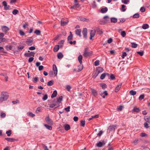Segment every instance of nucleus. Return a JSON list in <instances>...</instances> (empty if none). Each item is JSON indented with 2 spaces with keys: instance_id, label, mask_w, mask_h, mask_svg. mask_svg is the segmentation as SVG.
I'll return each instance as SVG.
<instances>
[{
  "instance_id": "1",
  "label": "nucleus",
  "mask_w": 150,
  "mask_h": 150,
  "mask_svg": "<svg viewBox=\"0 0 150 150\" xmlns=\"http://www.w3.org/2000/svg\"><path fill=\"white\" fill-rule=\"evenodd\" d=\"M7 92L6 91H2L1 93L0 97V102L1 103L7 100L9 96L7 94Z\"/></svg>"
},
{
  "instance_id": "2",
  "label": "nucleus",
  "mask_w": 150,
  "mask_h": 150,
  "mask_svg": "<svg viewBox=\"0 0 150 150\" xmlns=\"http://www.w3.org/2000/svg\"><path fill=\"white\" fill-rule=\"evenodd\" d=\"M73 35L72 33L70 31L69 32V35L67 38V41L71 45H75L76 42L75 40H74L73 42L71 41L73 39Z\"/></svg>"
},
{
  "instance_id": "3",
  "label": "nucleus",
  "mask_w": 150,
  "mask_h": 150,
  "mask_svg": "<svg viewBox=\"0 0 150 150\" xmlns=\"http://www.w3.org/2000/svg\"><path fill=\"white\" fill-rule=\"evenodd\" d=\"M87 49H86L85 50L83 54V55L85 57H88L90 56L92 54V52H87Z\"/></svg>"
},
{
  "instance_id": "4",
  "label": "nucleus",
  "mask_w": 150,
  "mask_h": 150,
  "mask_svg": "<svg viewBox=\"0 0 150 150\" xmlns=\"http://www.w3.org/2000/svg\"><path fill=\"white\" fill-rule=\"evenodd\" d=\"M68 20L67 19L66 21H64V18H62L61 21V25L62 26H64L67 25L69 22Z\"/></svg>"
},
{
  "instance_id": "5",
  "label": "nucleus",
  "mask_w": 150,
  "mask_h": 150,
  "mask_svg": "<svg viewBox=\"0 0 150 150\" xmlns=\"http://www.w3.org/2000/svg\"><path fill=\"white\" fill-rule=\"evenodd\" d=\"M9 30V28L6 26L3 25L1 26V30L4 33H6Z\"/></svg>"
},
{
  "instance_id": "6",
  "label": "nucleus",
  "mask_w": 150,
  "mask_h": 150,
  "mask_svg": "<svg viewBox=\"0 0 150 150\" xmlns=\"http://www.w3.org/2000/svg\"><path fill=\"white\" fill-rule=\"evenodd\" d=\"M82 34L83 35V37L84 38H86L87 37V30L86 28H84L83 29L82 32Z\"/></svg>"
},
{
  "instance_id": "7",
  "label": "nucleus",
  "mask_w": 150,
  "mask_h": 150,
  "mask_svg": "<svg viewBox=\"0 0 150 150\" xmlns=\"http://www.w3.org/2000/svg\"><path fill=\"white\" fill-rule=\"evenodd\" d=\"M45 120L47 122L49 125H53V122L51 119H50L49 116L45 118Z\"/></svg>"
},
{
  "instance_id": "8",
  "label": "nucleus",
  "mask_w": 150,
  "mask_h": 150,
  "mask_svg": "<svg viewBox=\"0 0 150 150\" xmlns=\"http://www.w3.org/2000/svg\"><path fill=\"white\" fill-rule=\"evenodd\" d=\"M53 70L54 75L56 76L57 74L58 70L55 64H53Z\"/></svg>"
},
{
  "instance_id": "9",
  "label": "nucleus",
  "mask_w": 150,
  "mask_h": 150,
  "mask_svg": "<svg viewBox=\"0 0 150 150\" xmlns=\"http://www.w3.org/2000/svg\"><path fill=\"white\" fill-rule=\"evenodd\" d=\"M96 32V31L95 30H91L90 32V40H92V38L94 37Z\"/></svg>"
},
{
  "instance_id": "10",
  "label": "nucleus",
  "mask_w": 150,
  "mask_h": 150,
  "mask_svg": "<svg viewBox=\"0 0 150 150\" xmlns=\"http://www.w3.org/2000/svg\"><path fill=\"white\" fill-rule=\"evenodd\" d=\"M33 41V40L32 38H29L27 39L26 41V43L28 45H31Z\"/></svg>"
},
{
  "instance_id": "11",
  "label": "nucleus",
  "mask_w": 150,
  "mask_h": 150,
  "mask_svg": "<svg viewBox=\"0 0 150 150\" xmlns=\"http://www.w3.org/2000/svg\"><path fill=\"white\" fill-rule=\"evenodd\" d=\"M103 71V69L100 67H98L96 68V72L98 74L102 72Z\"/></svg>"
},
{
  "instance_id": "12",
  "label": "nucleus",
  "mask_w": 150,
  "mask_h": 150,
  "mask_svg": "<svg viewBox=\"0 0 150 150\" xmlns=\"http://www.w3.org/2000/svg\"><path fill=\"white\" fill-rule=\"evenodd\" d=\"M105 144V142L103 141L102 142H99L96 144V146L97 147H102L103 145Z\"/></svg>"
},
{
  "instance_id": "13",
  "label": "nucleus",
  "mask_w": 150,
  "mask_h": 150,
  "mask_svg": "<svg viewBox=\"0 0 150 150\" xmlns=\"http://www.w3.org/2000/svg\"><path fill=\"white\" fill-rule=\"evenodd\" d=\"M122 84V83H121L116 86L115 90V92H117L120 90V89L121 88Z\"/></svg>"
},
{
  "instance_id": "14",
  "label": "nucleus",
  "mask_w": 150,
  "mask_h": 150,
  "mask_svg": "<svg viewBox=\"0 0 150 150\" xmlns=\"http://www.w3.org/2000/svg\"><path fill=\"white\" fill-rule=\"evenodd\" d=\"M144 119L146 122H150V117L149 116L147 115L144 117Z\"/></svg>"
},
{
  "instance_id": "15",
  "label": "nucleus",
  "mask_w": 150,
  "mask_h": 150,
  "mask_svg": "<svg viewBox=\"0 0 150 150\" xmlns=\"http://www.w3.org/2000/svg\"><path fill=\"white\" fill-rule=\"evenodd\" d=\"M63 99V97L62 96H60L57 98V100L56 101V103L59 104L61 103Z\"/></svg>"
},
{
  "instance_id": "16",
  "label": "nucleus",
  "mask_w": 150,
  "mask_h": 150,
  "mask_svg": "<svg viewBox=\"0 0 150 150\" xmlns=\"http://www.w3.org/2000/svg\"><path fill=\"white\" fill-rule=\"evenodd\" d=\"M49 107L51 108H53L54 106H56V107H58L60 106L59 104H58V105H57L56 104L52 103L51 104H49Z\"/></svg>"
},
{
  "instance_id": "17",
  "label": "nucleus",
  "mask_w": 150,
  "mask_h": 150,
  "mask_svg": "<svg viewBox=\"0 0 150 150\" xmlns=\"http://www.w3.org/2000/svg\"><path fill=\"white\" fill-rule=\"evenodd\" d=\"M116 128L115 126H111L109 127L108 129L110 131L115 130Z\"/></svg>"
},
{
  "instance_id": "18",
  "label": "nucleus",
  "mask_w": 150,
  "mask_h": 150,
  "mask_svg": "<svg viewBox=\"0 0 150 150\" xmlns=\"http://www.w3.org/2000/svg\"><path fill=\"white\" fill-rule=\"evenodd\" d=\"M140 110V109L139 108L134 107L132 110V112H136L138 113L139 112Z\"/></svg>"
},
{
  "instance_id": "19",
  "label": "nucleus",
  "mask_w": 150,
  "mask_h": 150,
  "mask_svg": "<svg viewBox=\"0 0 150 150\" xmlns=\"http://www.w3.org/2000/svg\"><path fill=\"white\" fill-rule=\"evenodd\" d=\"M59 45H55L53 48V51L54 52H57L59 49Z\"/></svg>"
},
{
  "instance_id": "20",
  "label": "nucleus",
  "mask_w": 150,
  "mask_h": 150,
  "mask_svg": "<svg viewBox=\"0 0 150 150\" xmlns=\"http://www.w3.org/2000/svg\"><path fill=\"white\" fill-rule=\"evenodd\" d=\"M76 34L79 37H81V29H77L75 31Z\"/></svg>"
},
{
  "instance_id": "21",
  "label": "nucleus",
  "mask_w": 150,
  "mask_h": 150,
  "mask_svg": "<svg viewBox=\"0 0 150 150\" xmlns=\"http://www.w3.org/2000/svg\"><path fill=\"white\" fill-rule=\"evenodd\" d=\"M78 60L80 64H81L82 63V56L81 54L79 55L78 58Z\"/></svg>"
},
{
  "instance_id": "22",
  "label": "nucleus",
  "mask_w": 150,
  "mask_h": 150,
  "mask_svg": "<svg viewBox=\"0 0 150 150\" xmlns=\"http://www.w3.org/2000/svg\"><path fill=\"white\" fill-rule=\"evenodd\" d=\"M108 11V9L107 7H105L101 9V12L102 13H105Z\"/></svg>"
},
{
  "instance_id": "23",
  "label": "nucleus",
  "mask_w": 150,
  "mask_h": 150,
  "mask_svg": "<svg viewBox=\"0 0 150 150\" xmlns=\"http://www.w3.org/2000/svg\"><path fill=\"white\" fill-rule=\"evenodd\" d=\"M64 128L65 130L67 131L70 129V127L69 125L65 124L64 125Z\"/></svg>"
},
{
  "instance_id": "24",
  "label": "nucleus",
  "mask_w": 150,
  "mask_h": 150,
  "mask_svg": "<svg viewBox=\"0 0 150 150\" xmlns=\"http://www.w3.org/2000/svg\"><path fill=\"white\" fill-rule=\"evenodd\" d=\"M149 27V25L147 24H144L142 26V28L144 30L148 28Z\"/></svg>"
},
{
  "instance_id": "25",
  "label": "nucleus",
  "mask_w": 150,
  "mask_h": 150,
  "mask_svg": "<svg viewBox=\"0 0 150 150\" xmlns=\"http://www.w3.org/2000/svg\"><path fill=\"white\" fill-rule=\"evenodd\" d=\"M110 21L111 23H116L117 22V18L114 17L111 18Z\"/></svg>"
},
{
  "instance_id": "26",
  "label": "nucleus",
  "mask_w": 150,
  "mask_h": 150,
  "mask_svg": "<svg viewBox=\"0 0 150 150\" xmlns=\"http://www.w3.org/2000/svg\"><path fill=\"white\" fill-rule=\"evenodd\" d=\"M57 94V91L56 90L54 91L53 93L51 96V98H53L56 96Z\"/></svg>"
},
{
  "instance_id": "27",
  "label": "nucleus",
  "mask_w": 150,
  "mask_h": 150,
  "mask_svg": "<svg viewBox=\"0 0 150 150\" xmlns=\"http://www.w3.org/2000/svg\"><path fill=\"white\" fill-rule=\"evenodd\" d=\"M57 57L59 59H61L63 58V55L62 52H60L58 53Z\"/></svg>"
},
{
  "instance_id": "28",
  "label": "nucleus",
  "mask_w": 150,
  "mask_h": 150,
  "mask_svg": "<svg viewBox=\"0 0 150 150\" xmlns=\"http://www.w3.org/2000/svg\"><path fill=\"white\" fill-rule=\"evenodd\" d=\"M5 139L9 142H14L16 141L15 139L11 138H5Z\"/></svg>"
},
{
  "instance_id": "29",
  "label": "nucleus",
  "mask_w": 150,
  "mask_h": 150,
  "mask_svg": "<svg viewBox=\"0 0 150 150\" xmlns=\"http://www.w3.org/2000/svg\"><path fill=\"white\" fill-rule=\"evenodd\" d=\"M27 114L29 116L33 117L35 116V115L31 112H29L27 113Z\"/></svg>"
},
{
  "instance_id": "30",
  "label": "nucleus",
  "mask_w": 150,
  "mask_h": 150,
  "mask_svg": "<svg viewBox=\"0 0 150 150\" xmlns=\"http://www.w3.org/2000/svg\"><path fill=\"white\" fill-rule=\"evenodd\" d=\"M44 126L48 129L51 130L52 129V128L51 126L48 125L47 124H44Z\"/></svg>"
},
{
  "instance_id": "31",
  "label": "nucleus",
  "mask_w": 150,
  "mask_h": 150,
  "mask_svg": "<svg viewBox=\"0 0 150 150\" xmlns=\"http://www.w3.org/2000/svg\"><path fill=\"white\" fill-rule=\"evenodd\" d=\"M48 98V96L47 94L45 93L43 96L42 98V100L43 101H45Z\"/></svg>"
},
{
  "instance_id": "32",
  "label": "nucleus",
  "mask_w": 150,
  "mask_h": 150,
  "mask_svg": "<svg viewBox=\"0 0 150 150\" xmlns=\"http://www.w3.org/2000/svg\"><path fill=\"white\" fill-rule=\"evenodd\" d=\"M139 17V14L138 13H137L134 14L132 16L133 18H138Z\"/></svg>"
},
{
  "instance_id": "33",
  "label": "nucleus",
  "mask_w": 150,
  "mask_h": 150,
  "mask_svg": "<svg viewBox=\"0 0 150 150\" xmlns=\"http://www.w3.org/2000/svg\"><path fill=\"white\" fill-rule=\"evenodd\" d=\"M78 19L81 21H87L88 20V19H87L82 17H79Z\"/></svg>"
},
{
  "instance_id": "34",
  "label": "nucleus",
  "mask_w": 150,
  "mask_h": 150,
  "mask_svg": "<svg viewBox=\"0 0 150 150\" xmlns=\"http://www.w3.org/2000/svg\"><path fill=\"white\" fill-rule=\"evenodd\" d=\"M129 93L132 95L134 96L136 94V92L132 90H131L129 91Z\"/></svg>"
},
{
  "instance_id": "35",
  "label": "nucleus",
  "mask_w": 150,
  "mask_h": 150,
  "mask_svg": "<svg viewBox=\"0 0 150 150\" xmlns=\"http://www.w3.org/2000/svg\"><path fill=\"white\" fill-rule=\"evenodd\" d=\"M19 12V11L18 10L16 9H14L12 11V13L13 15H16Z\"/></svg>"
},
{
  "instance_id": "36",
  "label": "nucleus",
  "mask_w": 150,
  "mask_h": 150,
  "mask_svg": "<svg viewBox=\"0 0 150 150\" xmlns=\"http://www.w3.org/2000/svg\"><path fill=\"white\" fill-rule=\"evenodd\" d=\"M53 84V81L51 80L49 82H48L47 83V85L49 86H52Z\"/></svg>"
},
{
  "instance_id": "37",
  "label": "nucleus",
  "mask_w": 150,
  "mask_h": 150,
  "mask_svg": "<svg viewBox=\"0 0 150 150\" xmlns=\"http://www.w3.org/2000/svg\"><path fill=\"white\" fill-rule=\"evenodd\" d=\"M98 117H99V116L98 115H96L93 116H92L91 117V118H89L88 120L90 121L93 118H98Z\"/></svg>"
},
{
  "instance_id": "38",
  "label": "nucleus",
  "mask_w": 150,
  "mask_h": 150,
  "mask_svg": "<svg viewBox=\"0 0 150 150\" xmlns=\"http://www.w3.org/2000/svg\"><path fill=\"white\" fill-rule=\"evenodd\" d=\"M120 34L123 37H124L126 35V32L124 31H122L120 33Z\"/></svg>"
},
{
  "instance_id": "39",
  "label": "nucleus",
  "mask_w": 150,
  "mask_h": 150,
  "mask_svg": "<svg viewBox=\"0 0 150 150\" xmlns=\"http://www.w3.org/2000/svg\"><path fill=\"white\" fill-rule=\"evenodd\" d=\"M100 86L102 87L103 89H105L107 88V85L105 83H101L100 84Z\"/></svg>"
},
{
  "instance_id": "40",
  "label": "nucleus",
  "mask_w": 150,
  "mask_h": 150,
  "mask_svg": "<svg viewBox=\"0 0 150 150\" xmlns=\"http://www.w3.org/2000/svg\"><path fill=\"white\" fill-rule=\"evenodd\" d=\"M91 91L93 94L94 96H96L97 95V93L96 91L93 89H91Z\"/></svg>"
},
{
  "instance_id": "41",
  "label": "nucleus",
  "mask_w": 150,
  "mask_h": 150,
  "mask_svg": "<svg viewBox=\"0 0 150 150\" xmlns=\"http://www.w3.org/2000/svg\"><path fill=\"white\" fill-rule=\"evenodd\" d=\"M6 133L7 134V136H10L11 134V131L10 130L7 131L6 132Z\"/></svg>"
},
{
  "instance_id": "42",
  "label": "nucleus",
  "mask_w": 150,
  "mask_h": 150,
  "mask_svg": "<svg viewBox=\"0 0 150 150\" xmlns=\"http://www.w3.org/2000/svg\"><path fill=\"white\" fill-rule=\"evenodd\" d=\"M144 94H142L140 96L139 98V99L140 100H142L144 99Z\"/></svg>"
},
{
  "instance_id": "43",
  "label": "nucleus",
  "mask_w": 150,
  "mask_h": 150,
  "mask_svg": "<svg viewBox=\"0 0 150 150\" xmlns=\"http://www.w3.org/2000/svg\"><path fill=\"white\" fill-rule=\"evenodd\" d=\"M125 6L124 5H122L121 6V11L122 12H124L125 11L126 9L125 8Z\"/></svg>"
},
{
  "instance_id": "44",
  "label": "nucleus",
  "mask_w": 150,
  "mask_h": 150,
  "mask_svg": "<svg viewBox=\"0 0 150 150\" xmlns=\"http://www.w3.org/2000/svg\"><path fill=\"white\" fill-rule=\"evenodd\" d=\"M96 31L99 34L101 35L103 33V32L99 28L97 29Z\"/></svg>"
},
{
  "instance_id": "45",
  "label": "nucleus",
  "mask_w": 150,
  "mask_h": 150,
  "mask_svg": "<svg viewBox=\"0 0 150 150\" xmlns=\"http://www.w3.org/2000/svg\"><path fill=\"white\" fill-rule=\"evenodd\" d=\"M105 76V73H104L101 75L100 76V79H103Z\"/></svg>"
},
{
  "instance_id": "46",
  "label": "nucleus",
  "mask_w": 150,
  "mask_h": 150,
  "mask_svg": "<svg viewBox=\"0 0 150 150\" xmlns=\"http://www.w3.org/2000/svg\"><path fill=\"white\" fill-rule=\"evenodd\" d=\"M109 78L111 80H113L115 79V77L113 74H111Z\"/></svg>"
},
{
  "instance_id": "47",
  "label": "nucleus",
  "mask_w": 150,
  "mask_h": 150,
  "mask_svg": "<svg viewBox=\"0 0 150 150\" xmlns=\"http://www.w3.org/2000/svg\"><path fill=\"white\" fill-rule=\"evenodd\" d=\"M132 47L133 48H136L137 47V44L134 43H132Z\"/></svg>"
},
{
  "instance_id": "48",
  "label": "nucleus",
  "mask_w": 150,
  "mask_h": 150,
  "mask_svg": "<svg viewBox=\"0 0 150 150\" xmlns=\"http://www.w3.org/2000/svg\"><path fill=\"white\" fill-rule=\"evenodd\" d=\"M85 124V120H81V126L82 127H84Z\"/></svg>"
},
{
  "instance_id": "49",
  "label": "nucleus",
  "mask_w": 150,
  "mask_h": 150,
  "mask_svg": "<svg viewBox=\"0 0 150 150\" xmlns=\"http://www.w3.org/2000/svg\"><path fill=\"white\" fill-rule=\"evenodd\" d=\"M122 2L125 4H127L129 2V0H122Z\"/></svg>"
},
{
  "instance_id": "50",
  "label": "nucleus",
  "mask_w": 150,
  "mask_h": 150,
  "mask_svg": "<svg viewBox=\"0 0 150 150\" xmlns=\"http://www.w3.org/2000/svg\"><path fill=\"white\" fill-rule=\"evenodd\" d=\"M41 31L40 30H36L34 31V33L37 35H40Z\"/></svg>"
},
{
  "instance_id": "51",
  "label": "nucleus",
  "mask_w": 150,
  "mask_h": 150,
  "mask_svg": "<svg viewBox=\"0 0 150 150\" xmlns=\"http://www.w3.org/2000/svg\"><path fill=\"white\" fill-rule=\"evenodd\" d=\"M66 88L68 91H70V89L71 88V86L69 85H67L66 86Z\"/></svg>"
},
{
  "instance_id": "52",
  "label": "nucleus",
  "mask_w": 150,
  "mask_h": 150,
  "mask_svg": "<svg viewBox=\"0 0 150 150\" xmlns=\"http://www.w3.org/2000/svg\"><path fill=\"white\" fill-rule=\"evenodd\" d=\"M41 112V109L40 107H38L36 110V112L37 113Z\"/></svg>"
},
{
  "instance_id": "53",
  "label": "nucleus",
  "mask_w": 150,
  "mask_h": 150,
  "mask_svg": "<svg viewBox=\"0 0 150 150\" xmlns=\"http://www.w3.org/2000/svg\"><path fill=\"white\" fill-rule=\"evenodd\" d=\"M103 19L105 20L106 22L108 21V19H109V17L108 16H105L103 17Z\"/></svg>"
},
{
  "instance_id": "54",
  "label": "nucleus",
  "mask_w": 150,
  "mask_h": 150,
  "mask_svg": "<svg viewBox=\"0 0 150 150\" xmlns=\"http://www.w3.org/2000/svg\"><path fill=\"white\" fill-rule=\"evenodd\" d=\"M6 116V114L5 113L1 112L0 114V117L2 118H4Z\"/></svg>"
},
{
  "instance_id": "55",
  "label": "nucleus",
  "mask_w": 150,
  "mask_h": 150,
  "mask_svg": "<svg viewBox=\"0 0 150 150\" xmlns=\"http://www.w3.org/2000/svg\"><path fill=\"white\" fill-rule=\"evenodd\" d=\"M127 55L126 53L125 52H123L121 56V57L122 58L124 59L125 58V57Z\"/></svg>"
},
{
  "instance_id": "56",
  "label": "nucleus",
  "mask_w": 150,
  "mask_h": 150,
  "mask_svg": "<svg viewBox=\"0 0 150 150\" xmlns=\"http://www.w3.org/2000/svg\"><path fill=\"white\" fill-rule=\"evenodd\" d=\"M144 127L146 129H147L149 127V125L148 124V123L146 122H145L144 123Z\"/></svg>"
},
{
  "instance_id": "57",
  "label": "nucleus",
  "mask_w": 150,
  "mask_h": 150,
  "mask_svg": "<svg viewBox=\"0 0 150 150\" xmlns=\"http://www.w3.org/2000/svg\"><path fill=\"white\" fill-rule=\"evenodd\" d=\"M70 106H68L67 108H64V110H65L66 112H69L70 111Z\"/></svg>"
},
{
  "instance_id": "58",
  "label": "nucleus",
  "mask_w": 150,
  "mask_h": 150,
  "mask_svg": "<svg viewBox=\"0 0 150 150\" xmlns=\"http://www.w3.org/2000/svg\"><path fill=\"white\" fill-rule=\"evenodd\" d=\"M140 11L142 12H144L145 11V9L144 7H142L140 8Z\"/></svg>"
},
{
  "instance_id": "59",
  "label": "nucleus",
  "mask_w": 150,
  "mask_h": 150,
  "mask_svg": "<svg viewBox=\"0 0 150 150\" xmlns=\"http://www.w3.org/2000/svg\"><path fill=\"white\" fill-rule=\"evenodd\" d=\"M19 34L21 36H23L25 34V33L24 32L21 30L19 31Z\"/></svg>"
},
{
  "instance_id": "60",
  "label": "nucleus",
  "mask_w": 150,
  "mask_h": 150,
  "mask_svg": "<svg viewBox=\"0 0 150 150\" xmlns=\"http://www.w3.org/2000/svg\"><path fill=\"white\" fill-rule=\"evenodd\" d=\"M95 65L96 66H98L99 64V61L97 60L94 62Z\"/></svg>"
},
{
  "instance_id": "61",
  "label": "nucleus",
  "mask_w": 150,
  "mask_h": 150,
  "mask_svg": "<svg viewBox=\"0 0 150 150\" xmlns=\"http://www.w3.org/2000/svg\"><path fill=\"white\" fill-rule=\"evenodd\" d=\"M38 77H35L34 78V79L33 80V81L35 83H36L38 80Z\"/></svg>"
},
{
  "instance_id": "62",
  "label": "nucleus",
  "mask_w": 150,
  "mask_h": 150,
  "mask_svg": "<svg viewBox=\"0 0 150 150\" xmlns=\"http://www.w3.org/2000/svg\"><path fill=\"white\" fill-rule=\"evenodd\" d=\"M62 33L63 35L65 36L66 35L67 33L66 31L64 30H62Z\"/></svg>"
},
{
  "instance_id": "63",
  "label": "nucleus",
  "mask_w": 150,
  "mask_h": 150,
  "mask_svg": "<svg viewBox=\"0 0 150 150\" xmlns=\"http://www.w3.org/2000/svg\"><path fill=\"white\" fill-rule=\"evenodd\" d=\"M6 40V39L4 38H0V43L3 42H5Z\"/></svg>"
},
{
  "instance_id": "64",
  "label": "nucleus",
  "mask_w": 150,
  "mask_h": 150,
  "mask_svg": "<svg viewBox=\"0 0 150 150\" xmlns=\"http://www.w3.org/2000/svg\"><path fill=\"white\" fill-rule=\"evenodd\" d=\"M103 132L102 130H100L99 131V132L97 134V135L98 136L100 137L102 134Z\"/></svg>"
}]
</instances>
